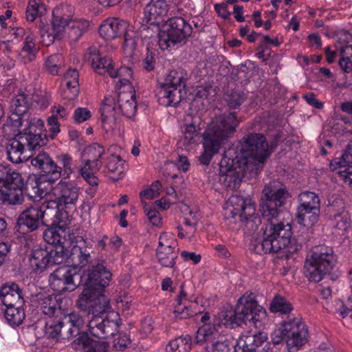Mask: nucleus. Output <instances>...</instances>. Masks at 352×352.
Here are the masks:
<instances>
[{
  "mask_svg": "<svg viewBox=\"0 0 352 352\" xmlns=\"http://www.w3.org/2000/svg\"><path fill=\"white\" fill-rule=\"evenodd\" d=\"M4 317L7 323L12 327H19L25 317V311L21 307L14 305L6 307L4 311Z\"/></svg>",
  "mask_w": 352,
  "mask_h": 352,
  "instance_id": "nucleus-45",
  "label": "nucleus"
},
{
  "mask_svg": "<svg viewBox=\"0 0 352 352\" xmlns=\"http://www.w3.org/2000/svg\"><path fill=\"white\" fill-rule=\"evenodd\" d=\"M47 248L35 247L30 256V265L33 271L41 272L50 267Z\"/></svg>",
  "mask_w": 352,
  "mask_h": 352,
  "instance_id": "nucleus-30",
  "label": "nucleus"
},
{
  "mask_svg": "<svg viewBox=\"0 0 352 352\" xmlns=\"http://www.w3.org/2000/svg\"><path fill=\"white\" fill-rule=\"evenodd\" d=\"M239 121L235 112L215 116L207 131L203 134L204 151L199 157L201 164L208 165L221 146L232 138Z\"/></svg>",
  "mask_w": 352,
  "mask_h": 352,
  "instance_id": "nucleus-3",
  "label": "nucleus"
},
{
  "mask_svg": "<svg viewBox=\"0 0 352 352\" xmlns=\"http://www.w3.org/2000/svg\"><path fill=\"white\" fill-rule=\"evenodd\" d=\"M76 336H77V338L71 343V346L74 350L84 351L91 346L92 342H95L96 341L89 337V333L87 330L86 331H80Z\"/></svg>",
  "mask_w": 352,
  "mask_h": 352,
  "instance_id": "nucleus-59",
  "label": "nucleus"
},
{
  "mask_svg": "<svg viewBox=\"0 0 352 352\" xmlns=\"http://www.w3.org/2000/svg\"><path fill=\"white\" fill-rule=\"evenodd\" d=\"M73 8L67 5H60L55 8L52 12L51 21L52 28L50 30L43 20H40L38 24L39 33L42 43L49 46L54 41L63 38L64 32L74 21Z\"/></svg>",
  "mask_w": 352,
  "mask_h": 352,
  "instance_id": "nucleus-8",
  "label": "nucleus"
},
{
  "mask_svg": "<svg viewBox=\"0 0 352 352\" xmlns=\"http://www.w3.org/2000/svg\"><path fill=\"white\" fill-rule=\"evenodd\" d=\"M186 89L160 85L157 94L158 101L164 107H176L186 96Z\"/></svg>",
  "mask_w": 352,
  "mask_h": 352,
  "instance_id": "nucleus-22",
  "label": "nucleus"
},
{
  "mask_svg": "<svg viewBox=\"0 0 352 352\" xmlns=\"http://www.w3.org/2000/svg\"><path fill=\"white\" fill-rule=\"evenodd\" d=\"M289 197L287 189L277 181L270 182L263 189L260 211L267 223L263 232V240L252 241L253 249L257 253L283 252L285 257L289 258L301 248V242L292 238L291 225L278 222L276 219L279 208Z\"/></svg>",
  "mask_w": 352,
  "mask_h": 352,
  "instance_id": "nucleus-1",
  "label": "nucleus"
},
{
  "mask_svg": "<svg viewBox=\"0 0 352 352\" xmlns=\"http://www.w3.org/2000/svg\"><path fill=\"white\" fill-rule=\"evenodd\" d=\"M88 27L87 21L75 19L65 30L63 38H67L70 43H75L87 30Z\"/></svg>",
  "mask_w": 352,
  "mask_h": 352,
  "instance_id": "nucleus-32",
  "label": "nucleus"
},
{
  "mask_svg": "<svg viewBox=\"0 0 352 352\" xmlns=\"http://www.w3.org/2000/svg\"><path fill=\"white\" fill-rule=\"evenodd\" d=\"M232 346V344L230 340L218 333L216 338H213L204 349L206 352H229Z\"/></svg>",
  "mask_w": 352,
  "mask_h": 352,
  "instance_id": "nucleus-49",
  "label": "nucleus"
},
{
  "mask_svg": "<svg viewBox=\"0 0 352 352\" xmlns=\"http://www.w3.org/2000/svg\"><path fill=\"white\" fill-rule=\"evenodd\" d=\"M63 65V57L59 54H55L50 56L46 60V66L49 72L53 75H58L59 69Z\"/></svg>",
  "mask_w": 352,
  "mask_h": 352,
  "instance_id": "nucleus-61",
  "label": "nucleus"
},
{
  "mask_svg": "<svg viewBox=\"0 0 352 352\" xmlns=\"http://www.w3.org/2000/svg\"><path fill=\"white\" fill-rule=\"evenodd\" d=\"M25 194L34 201H39L45 195V191L41 188L40 179L36 176L30 177L25 186Z\"/></svg>",
  "mask_w": 352,
  "mask_h": 352,
  "instance_id": "nucleus-41",
  "label": "nucleus"
},
{
  "mask_svg": "<svg viewBox=\"0 0 352 352\" xmlns=\"http://www.w3.org/2000/svg\"><path fill=\"white\" fill-rule=\"evenodd\" d=\"M41 218L38 206H32L24 210L17 219L19 228L25 227L29 231L38 230L41 223Z\"/></svg>",
  "mask_w": 352,
  "mask_h": 352,
  "instance_id": "nucleus-26",
  "label": "nucleus"
},
{
  "mask_svg": "<svg viewBox=\"0 0 352 352\" xmlns=\"http://www.w3.org/2000/svg\"><path fill=\"white\" fill-rule=\"evenodd\" d=\"M191 337L186 335L171 340L166 346V351L167 352H189L191 349Z\"/></svg>",
  "mask_w": 352,
  "mask_h": 352,
  "instance_id": "nucleus-52",
  "label": "nucleus"
},
{
  "mask_svg": "<svg viewBox=\"0 0 352 352\" xmlns=\"http://www.w3.org/2000/svg\"><path fill=\"white\" fill-rule=\"evenodd\" d=\"M128 23L116 18L105 20L100 26L99 33L105 40H113L126 33Z\"/></svg>",
  "mask_w": 352,
  "mask_h": 352,
  "instance_id": "nucleus-25",
  "label": "nucleus"
},
{
  "mask_svg": "<svg viewBox=\"0 0 352 352\" xmlns=\"http://www.w3.org/2000/svg\"><path fill=\"white\" fill-rule=\"evenodd\" d=\"M187 73L182 68L170 70L164 77L162 85L172 86L179 89H186Z\"/></svg>",
  "mask_w": 352,
  "mask_h": 352,
  "instance_id": "nucleus-36",
  "label": "nucleus"
},
{
  "mask_svg": "<svg viewBox=\"0 0 352 352\" xmlns=\"http://www.w3.org/2000/svg\"><path fill=\"white\" fill-rule=\"evenodd\" d=\"M50 267L64 263L69 257L67 250L63 244L53 245L47 248Z\"/></svg>",
  "mask_w": 352,
  "mask_h": 352,
  "instance_id": "nucleus-46",
  "label": "nucleus"
},
{
  "mask_svg": "<svg viewBox=\"0 0 352 352\" xmlns=\"http://www.w3.org/2000/svg\"><path fill=\"white\" fill-rule=\"evenodd\" d=\"M245 98L244 94L239 91H231L225 96V100L231 109H236L241 106Z\"/></svg>",
  "mask_w": 352,
  "mask_h": 352,
  "instance_id": "nucleus-62",
  "label": "nucleus"
},
{
  "mask_svg": "<svg viewBox=\"0 0 352 352\" xmlns=\"http://www.w3.org/2000/svg\"><path fill=\"white\" fill-rule=\"evenodd\" d=\"M168 6L165 0H150L144 10V16L142 19L140 28L146 30L155 28L159 30V25L163 21L162 17L166 16Z\"/></svg>",
  "mask_w": 352,
  "mask_h": 352,
  "instance_id": "nucleus-14",
  "label": "nucleus"
},
{
  "mask_svg": "<svg viewBox=\"0 0 352 352\" xmlns=\"http://www.w3.org/2000/svg\"><path fill=\"white\" fill-rule=\"evenodd\" d=\"M214 325L218 327L223 324L227 327L233 329L243 324V320L238 315L236 307H232L223 309L214 319Z\"/></svg>",
  "mask_w": 352,
  "mask_h": 352,
  "instance_id": "nucleus-28",
  "label": "nucleus"
},
{
  "mask_svg": "<svg viewBox=\"0 0 352 352\" xmlns=\"http://www.w3.org/2000/svg\"><path fill=\"white\" fill-rule=\"evenodd\" d=\"M85 57L97 74L100 75L108 74L110 76V72L113 69V61L111 58L102 57L97 47H90L88 48Z\"/></svg>",
  "mask_w": 352,
  "mask_h": 352,
  "instance_id": "nucleus-23",
  "label": "nucleus"
},
{
  "mask_svg": "<svg viewBox=\"0 0 352 352\" xmlns=\"http://www.w3.org/2000/svg\"><path fill=\"white\" fill-rule=\"evenodd\" d=\"M184 287L183 284L180 287V293L177 299V304L175 305L174 310L175 316L179 319H187L201 313L200 311H196L194 310L197 307V303L190 302L189 305L182 304V300L185 299L187 296L184 290Z\"/></svg>",
  "mask_w": 352,
  "mask_h": 352,
  "instance_id": "nucleus-29",
  "label": "nucleus"
},
{
  "mask_svg": "<svg viewBox=\"0 0 352 352\" xmlns=\"http://www.w3.org/2000/svg\"><path fill=\"white\" fill-rule=\"evenodd\" d=\"M342 160L344 166H346V168L338 170V174L345 184L352 186V144L347 146L342 154Z\"/></svg>",
  "mask_w": 352,
  "mask_h": 352,
  "instance_id": "nucleus-40",
  "label": "nucleus"
},
{
  "mask_svg": "<svg viewBox=\"0 0 352 352\" xmlns=\"http://www.w3.org/2000/svg\"><path fill=\"white\" fill-rule=\"evenodd\" d=\"M23 180L19 173L1 165V186L4 188H23Z\"/></svg>",
  "mask_w": 352,
  "mask_h": 352,
  "instance_id": "nucleus-31",
  "label": "nucleus"
},
{
  "mask_svg": "<svg viewBox=\"0 0 352 352\" xmlns=\"http://www.w3.org/2000/svg\"><path fill=\"white\" fill-rule=\"evenodd\" d=\"M267 340L263 332H247L242 334L234 346L235 352H256L258 348Z\"/></svg>",
  "mask_w": 352,
  "mask_h": 352,
  "instance_id": "nucleus-20",
  "label": "nucleus"
},
{
  "mask_svg": "<svg viewBox=\"0 0 352 352\" xmlns=\"http://www.w3.org/2000/svg\"><path fill=\"white\" fill-rule=\"evenodd\" d=\"M235 148V155H239L242 163L251 169L253 175H258L263 168L271 151L267 140L262 133H250L243 138L239 151Z\"/></svg>",
  "mask_w": 352,
  "mask_h": 352,
  "instance_id": "nucleus-4",
  "label": "nucleus"
},
{
  "mask_svg": "<svg viewBox=\"0 0 352 352\" xmlns=\"http://www.w3.org/2000/svg\"><path fill=\"white\" fill-rule=\"evenodd\" d=\"M58 162L62 165V170L63 169L64 174L69 177V175L72 173V157L67 154L63 153L58 155L56 157Z\"/></svg>",
  "mask_w": 352,
  "mask_h": 352,
  "instance_id": "nucleus-64",
  "label": "nucleus"
},
{
  "mask_svg": "<svg viewBox=\"0 0 352 352\" xmlns=\"http://www.w3.org/2000/svg\"><path fill=\"white\" fill-rule=\"evenodd\" d=\"M192 34V28L182 17L170 19L163 30L158 32V43L163 50L185 42Z\"/></svg>",
  "mask_w": 352,
  "mask_h": 352,
  "instance_id": "nucleus-10",
  "label": "nucleus"
},
{
  "mask_svg": "<svg viewBox=\"0 0 352 352\" xmlns=\"http://www.w3.org/2000/svg\"><path fill=\"white\" fill-rule=\"evenodd\" d=\"M28 157L35 170L51 177L48 179L50 182H54L61 177V166H58L47 152L32 153Z\"/></svg>",
  "mask_w": 352,
  "mask_h": 352,
  "instance_id": "nucleus-15",
  "label": "nucleus"
},
{
  "mask_svg": "<svg viewBox=\"0 0 352 352\" xmlns=\"http://www.w3.org/2000/svg\"><path fill=\"white\" fill-rule=\"evenodd\" d=\"M21 139L26 145L31 153H37V148L46 145L48 138L46 134L41 133V129H36L34 124H30L28 127L24 129L23 134H20Z\"/></svg>",
  "mask_w": 352,
  "mask_h": 352,
  "instance_id": "nucleus-21",
  "label": "nucleus"
},
{
  "mask_svg": "<svg viewBox=\"0 0 352 352\" xmlns=\"http://www.w3.org/2000/svg\"><path fill=\"white\" fill-rule=\"evenodd\" d=\"M43 239L49 244L53 245H58V244H63L62 238L57 230L54 228H48L43 232Z\"/></svg>",
  "mask_w": 352,
  "mask_h": 352,
  "instance_id": "nucleus-63",
  "label": "nucleus"
},
{
  "mask_svg": "<svg viewBox=\"0 0 352 352\" xmlns=\"http://www.w3.org/2000/svg\"><path fill=\"white\" fill-rule=\"evenodd\" d=\"M216 327L217 325H214V322L212 327L210 324H204L197 331L195 336L196 343L201 344L206 342V344H209L211 340L213 338H216V336L218 334Z\"/></svg>",
  "mask_w": 352,
  "mask_h": 352,
  "instance_id": "nucleus-47",
  "label": "nucleus"
},
{
  "mask_svg": "<svg viewBox=\"0 0 352 352\" xmlns=\"http://www.w3.org/2000/svg\"><path fill=\"white\" fill-rule=\"evenodd\" d=\"M162 188V184L159 180L155 181L150 187L143 190L140 192L141 202L143 205L144 210L147 211V204L145 199H154L160 195V190Z\"/></svg>",
  "mask_w": 352,
  "mask_h": 352,
  "instance_id": "nucleus-54",
  "label": "nucleus"
},
{
  "mask_svg": "<svg viewBox=\"0 0 352 352\" xmlns=\"http://www.w3.org/2000/svg\"><path fill=\"white\" fill-rule=\"evenodd\" d=\"M102 126L106 132L114 130L118 125L120 113L116 106V97L109 96L104 100L100 109Z\"/></svg>",
  "mask_w": 352,
  "mask_h": 352,
  "instance_id": "nucleus-17",
  "label": "nucleus"
},
{
  "mask_svg": "<svg viewBox=\"0 0 352 352\" xmlns=\"http://www.w3.org/2000/svg\"><path fill=\"white\" fill-rule=\"evenodd\" d=\"M234 147L226 150L219 162V180L224 186L232 190L239 187L242 178L249 173L253 175L251 169L246 167L245 163H242L239 155H235Z\"/></svg>",
  "mask_w": 352,
  "mask_h": 352,
  "instance_id": "nucleus-7",
  "label": "nucleus"
},
{
  "mask_svg": "<svg viewBox=\"0 0 352 352\" xmlns=\"http://www.w3.org/2000/svg\"><path fill=\"white\" fill-rule=\"evenodd\" d=\"M45 12V6L41 0H30L26 8L25 18L28 21L32 22Z\"/></svg>",
  "mask_w": 352,
  "mask_h": 352,
  "instance_id": "nucleus-55",
  "label": "nucleus"
},
{
  "mask_svg": "<svg viewBox=\"0 0 352 352\" xmlns=\"http://www.w3.org/2000/svg\"><path fill=\"white\" fill-rule=\"evenodd\" d=\"M38 51V48L35 44V37L32 34H28L25 39L24 45L21 49L20 56L24 60V62L29 63L32 61Z\"/></svg>",
  "mask_w": 352,
  "mask_h": 352,
  "instance_id": "nucleus-50",
  "label": "nucleus"
},
{
  "mask_svg": "<svg viewBox=\"0 0 352 352\" xmlns=\"http://www.w3.org/2000/svg\"><path fill=\"white\" fill-rule=\"evenodd\" d=\"M50 281L54 287H60L62 285L61 288L57 289L60 291H74L82 283L81 275L72 265L58 267L51 274Z\"/></svg>",
  "mask_w": 352,
  "mask_h": 352,
  "instance_id": "nucleus-13",
  "label": "nucleus"
},
{
  "mask_svg": "<svg viewBox=\"0 0 352 352\" xmlns=\"http://www.w3.org/2000/svg\"><path fill=\"white\" fill-rule=\"evenodd\" d=\"M157 257L160 264L166 267H173L175 260L177 257V252L174 251L171 245H164L161 241L157 249Z\"/></svg>",
  "mask_w": 352,
  "mask_h": 352,
  "instance_id": "nucleus-37",
  "label": "nucleus"
},
{
  "mask_svg": "<svg viewBox=\"0 0 352 352\" xmlns=\"http://www.w3.org/2000/svg\"><path fill=\"white\" fill-rule=\"evenodd\" d=\"M223 217L231 223H235L236 219L241 221L244 219L248 224L252 222L261 223L260 218L254 216L255 212L254 204L250 199H244L240 195H232L224 206Z\"/></svg>",
  "mask_w": 352,
  "mask_h": 352,
  "instance_id": "nucleus-11",
  "label": "nucleus"
},
{
  "mask_svg": "<svg viewBox=\"0 0 352 352\" xmlns=\"http://www.w3.org/2000/svg\"><path fill=\"white\" fill-rule=\"evenodd\" d=\"M308 329L300 318H294L283 323L282 327L272 334V342L286 341L289 352H296L307 341Z\"/></svg>",
  "mask_w": 352,
  "mask_h": 352,
  "instance_id": "nucleus-9",
  "label": "nucleus"
},
{
  "mask_svg": "<svg viewBox=\"0 0 352 352\" xmlns=\"http://www.w3.org/2000/svg\"><path fill=\"white\" fill-rule=\"evenodd\" d=\"M21 298V290L15 283L1 285V303L6 307L14 305Z\"/></svg>",
  "mask_w": 352,
  "mask_h": 352,
  "instance_id": "nucleus-33",
  "label": "nucleus"
},
{
  "mask_svg": "<svg viewBox=\"0 0 352 352\" xmlns=\"http://www.w3.org/2000/svg\"><path fill=\"white\" fill-rule=\"evenodd\" d=\"M299 199L300 204L298 208L313 209L314 212L316 211V209L320 208V199L315 192H303L299 195Z\"/></svg>",
  "mask_w": 352,
  "mask_h": 352,
  "instance_id": "nucleus-53",
  "label": "nucleus"
},
{
  "mask_svg": "<svg viewBox=\"0 0 352 352\" xmlns=\"http://www.w3.org/2000/svg\"><path fill=\"white\" fill-rule=\"evenodd\" d=\"M76 307L87 317L86 327L90 336L106 339L118 333L120 316L118 313L106 314L111 309L107 296H100L91 301H76Z\"/></svg>",
  "mask_w": 352,
  "mask_h": 352,
  "instance_id": "nucleus-2",
  "label": "nucleus"
},
{
  "mask_svg": "<svg viewBox=\"0 0 352 352\" xmlns=\"http://www.w3.org/2000/svg\"><path fill=\"white\" fill-rule=\"evenodd\" d=\"M110 77L115 78H119L120 82L122 85L125 86L131 82L133 78V72L130 67H120L119 69H113L110 72Z\"/></svg>",
  "mask_w": 352,
  "mask_h": 352,
  "instance_id": "nucleus-60",
  "label": "nucleus"
},
{
  "mask_svg": "<svg viewBox=\"0 0 352 352\" xmlns=\"http://www.w3.org/2000/svg\"><path fill=\"white\" fill-rule=\"evenodd\" d=\"M337 263V257L332 248L320 245L312 249L307 256L305 276L310 280L318 283L329 273Z\"/></svg>",
  "mask_w": 352,
  "mask_h": 352,
  "instance_id": "nucleus-6",
  "label": "nucleus"
},
{
  "mask_svg": "<svg viewBox=\"0 0 352 352\" xmlns=\"http://www.w3.org/2000/svg\"><path fill=\"white\" fill-rule=\"evenodd\" d=\"M81 312L82 314L78 311H73L63 316L65 324L67 322L68 324L70 325L76 336L78 334L80 331H82V329L86 327L87 324V315L82 311Z\"/></svg>",
  "mask_w": 352,
  "mask_h": 352,
  "instance_id": "nucleus-39",
  "label": "nucleus"
},
{
  "mask_svg": "<svg viewBox=\"0 0 352 352\" xmlns=\"http://www.w3.org/2000/svg\"><path fill=\"white\" fill-rule=\"evenodd\" d=\"M199 140V131L195 124L186 126L184 136L179 142L180 148L185 150H190L192 145L196 144Z\"/></svg>",
  "mask_w": 352,
  "mask_h": 352,
  "instance_id": "nucleus-44",
  "label": "nucleus"
},
{
  "mask_svg": "<svg viewBox=\"0 0 352 352\" xmlns=\"http://www.w3.org/2000/svg\"><path fill=\"white\" fill-rule=\"evenodd\" d=\"M39 305L42 312L50 317L54 316L57 311H60L56 296L47 295L39 298Z\"/></svg>",
  "mask_w": 352,
  "mask_h": 352,
  "instance_id": "nucleus-51",
  "label": "nucleus"
},
{
  "mask_svg": "<svg viewBox=\"0 0 352 352\" xmlns=\"http://www.w3.org/2000/svg\"><path fill=\"white\" fill-rule=\"evenodd\" d=\"M105 168L109 173H116L118 176L124 171V163L119 155H111L107 157Z\"/></svg>",
  "mask_w": 352,
  "mask_h": 352,
  "instance_id": "nucleus-58",
  "label": "nucleus"
},
{
  "mask_svg": "<svg viewBox=\"0 0 352 352\" xmlns=\"http://www.w3.org/2000/svg\"><path fill=\"white\" fill-rule=\"evenodd\" d=\"M92 252V245H89L85 239L80 237L70 252L69 258L71 260L72 265L77 270L84 267L90 262Z\"/></svg>",
  "mask_w": 352,
  "mask_h": 352,
  "instance_id": "nucleus-18",
  "label": "nucleus"
},
{
  "mask_svg": "<svg viewBox=\"0 0 352 352\" xmlns=\"http://www.w3.org/2000/svg\"><path fill=\"white\" fill-rule=\"evenodd\" d=\"M238 315L243 320L252 322L256 327L260 325L262 316L266 314L263 308L260 306L252 295H243L240 297L235 305Z\"/></svg>",
  "mask_w": 352,
  "mask_h": 352,
  "instance_id": "nucleus-12",
  "label": "nucleus"
},
{
  "mask_svg": "<svg viewBox=\"0 0 352 352\" xmlns=\"http://www.w3.org/2000/svg\"><path fill=\"white\" fill-rule=\"evenodd\" d=\"M59 206L54 201H45L38 206L42 226L50 228L56 226L63 221L67 214L61 212Z\"/></svg>",
  "mask_w": 352,
  "mask_h": 352,
  "instance_id": "nucleus-19",
  "label": "nucleus"
},
{
  "mask_svg": "<svg viewBox=\"0 0 352 352\" xmlns=\"http://www.w3.org/2000/svg\"><path fill=\"white\" fill-rule=\"evenodd\" d=\"M62 317L57 318H52L46 323L45 334L50 338L55 340L56 341L61 340L60 339V330L63 324Z\"/></svg>",
  "mask_w": 352,
  "mask_h": 352,
  "instance_id": "nucleus-56",
  "label": "nucleus"
},
{
  "mask_svg": "<svg viewBox=\"0 0 352 352\" xmlns=\"http://www.w3.org/2000/svg\"><path fill=\"white\" fill-rule=\"evenodd\" d=\"M63 77L67 89L69 92L67 98L74 99L79 93L78 72L76 69H69L63 74Z\"/></svg>",
  "mask_w": 352,
  "mask_h": 352,
  "instance_id": "nucleus-42",
  "label": "nucleus"
},
{
  "mask_svg": "<svg viewBox=\"0 0 352 352\" xmlns=\"http://www.w3.org/2000/svg\"><path fill=\"white\" fill-rule=\"evenodd\" d=\"M32 102L31 97L24 93H19L11 101L10 115L21 118L27 113Z\"/></svg>",
  "mask_w": 352,
  "mask_h": 352,
  "instance_id": "nucleus-34",
  "label": "nucleus"
},
{
  "mask_svg": "<svg viewBox=\"0 0 352 352\" xmlns=\"http://www.w3.org/2000/svg\"><path fill=\"white\" fill-rule=\"evenodd\" d=\"M23 188L1 189V202L8 205H21L24 201Z\"/></svg>",
  "mask_w": 352,
  "mask_h": 352,
  "instance_id": "nucleus-48",
  "label": "nucleus"
},
{
  "mask_svg": "<svg viewBox=\"0 0 352 352\" xmlns=\"http://www.w3.org/2000/svg\"><path fill=\"white\" fill-rule=\"evenodd\" d=\"M319 214L320 209H316L314 212L313 209L298 208L296 219L303 226H312L318 221Z\"/></svg>",
  "mask_w": 352,
  "mask_h": 352,
  "instance_id": "nucleus-43",
  "label": "nucleus"
},
{
  "mask_svg": "<svg viewBox=\"0 0 352 352\" xmlns=\"http://www.w3.org/2000/svg\"><path fill=\"white\" fill-rule=\"evenodd\" d=\"M111 276L105 261L98 260L91 264L81 275V281L85 287L76 301H91L100 296H106L103 292L109 285Z\"/></svg>",
  "mask_w": 352,
  "mask_h": 352,
  "instance_id": "nucleus-5",
  "label": "nucleus"
},
{
  "mask_svg": "<svg viewBox=\"0 0 352 352\" xmlns=\"http://www.w3.org/2000/svg\"><path fill=\"white\" fill-rule=\"evenodd\" d=\"M8 160L12 163L18 164L23 161H29V155L25 153V143L21 139L12 138L5 143Z\"/></svg>",
  "mask_w": 352,
  "mask_h": 352,
  "instance_id": "nucleus-27",
  "label": "nucleus"
},
{
  "mask_svg": "<svg viewBox=\"0 0 352 352\" xmlns=\"http://www.w3.org/2000/svg\"><path fill=\"white\" fill-rule=\"evenodd\" d=\"M113 97H116V106L119 113L129 118L135 116L137 110V102L134 91L131 92L122 90Z\"/></svg>",
  "mask_w": 352,
  "mask_h": 352,
  "instance_id": "nucleus-24",
  "label": "nucleus"
},
{
  "mask_svg": "<svg viewBox=\"0 0 352 352\" xmlns=\"http://www.w3.org/2000/svg\"><path fill=\"white\" fill-rule=\"evenodd\" d=\"M270 310L273 313L287 314L292 310V306L285 298L278 296L271 302Z\"/></svg>",
  "mask_w": 352,
  "mask_h": 352,
  "instance_id": "nucleus-57",
  "label": "nucleus"
},
{
  "mask_svg": "<svg viewBox=\"0 0 352 352\" xmlns=\"http://www.w3.org/2000/svg\"><path fill=\"white\" fill-rule=\"evenodd\" d=\"M85 153L88 155V159L85 161V166L88 169L92 168L98 170L102 165V162L99 160L104 153L103 146L98 143H94L87 148Z\"/></svg>",
  "mask_w": 352,
  "mask_h": 352,
  "instance_id": "nucleus-35",
  "label": "nucleus"
},
{
  "mask_svg": "<svg viewBox=\"0 0 352 352\" xmlns=\"http://www.w3.org/2000/svg\"><path fill=\"white\" fill-rule=\"evenodd\" d=\"M21 125V118L16 115H10L8 117L7 122L2 128L3 138L6 140V142L12 138H18L19 134H23V133L19 132V127Z\"/></svg>",
  "mask_w": 352,
  "mask_h": 352,
  "instance_id": "nucleus-38",
  "label": "nucleus"
},
{
  "mask_svg": "<svg viewBox=\"0 0 352 352\" xmlns=\"http://www.w3.org/2000/svg\"><path fill=\"white\" fill-rule=\"evenodd\" d=\"M54 193L58 205L69 208V206L76 203L79 197L80 188L74 182L61 179L54 187Z\"/></svg>",
  "mask_w": 352,
  "mask_h": 352,
  "instance_id": "nucleus-16",
  "label": "nucleus"
}]
</instances>
